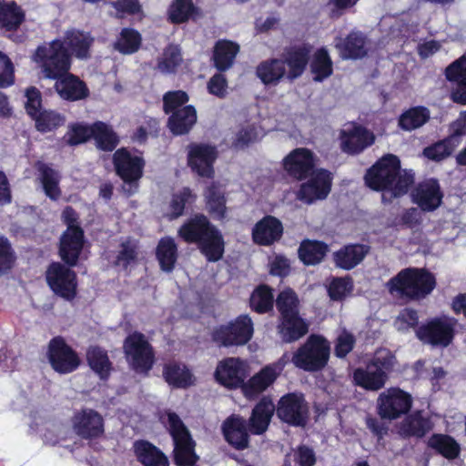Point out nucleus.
Returning <instances> with one entry per match:
<instances>
[{"label": "nucleus", "mask_w": 466, "mask_h": 466, "mask_svg": "<svg viewBox=\"0 0 466 466\" xmlns=\"http://www.w3.org/2000/svg\"><path fill=\"white\" fill-rule=\"evenodd\" d=\"M165 381L177 389H186L192 384V374L186 366L177 362H169L163 367Z\"/></svg>", "instance_id": "obj_50"}, {"label": "nucleus", "mask_w": 466, "mask_h": 466, "mask_svg": "<svg viewBox=\"0 0 466 466\" xmlns=\"http://www.w3.org/2000/svg\"><path fill=\"white\" fill-rule=\"evenodd\" d=\"M46 357L51 368L59 374L72 373L81 364L78 353L62 336H56L49 340Z\"/></svg>", "instance_id": "obj_15"}, {"label": "nucleus", "mask_w": 466, "mask_h": 466, "mask_svg": "<svg viewBox=\"0 0 466 466\" xmlns=\"http://www.w3.org/2000/svg\"><path fill=\"white\" fill-rule=\"evenodd\" d=\"M206 209L215 220L223 221L228 216L226 192L218 182H211L203 193Z\"/></svg>", "instance_id": "obj_30"}, {"label": "nucleus", "mask_w": 466, "mask_h": 466, "mask_svg": "<svg viewBox=\"0 0 466 466\" xmlns=\"http://www.w3.org/2000/svg\"><path fill=\"white\" fill-rule=\"evenodd\" d=\"M364 181L370 189L382 193L383 203H391L408 193L414 183V176L406 170L402 173L400 158L387 154L367 169Z\"/></svg>", "instance_id": "obj_1"}, {"label": "nucleus", "mask_w": 466, "mask_h": 466, "mask_svg": "<svg viewBox=\"0 0 466 466\" xmlns=\"http://www.w3.org/2000/svg\"><path fill=\"white\" fill-rule=\"evenodd\" d=\"M329 248L327 243L317 239H303L298 248V257L305 266H316L321 263Z\"/></svg>", "instance_id": "obj_43"}, {"label": "nucleus", "mask_w": 466, "mask_h": 466, "mask_svg": "<svg viewBox=\"0 0 466 466\" xmlns=\"http://www.w3.org/2000/svg\"><path fill=\"white\" fill-rule=\"evenodd\" d=\"M431 119V111L424 106H415L403 111L398 118V127L410 132L428 123Z\"/></svg>", "instance_id": "obj_48"}, {"label": "nucleus", "mask_w": 466, "mask_h": 466, "mask_svg": "<svg viewBox=\"0 0 466 466\" xmlns=\"http://www.w3.org/2000/svg\"><path fill=\"white\" fill-rule=\"evenodd\" d=\"M177 237L187 244H195L208 262H218L223 258L226 246L223 234L203 213L187 218L178 228Z\"/></svg>", "instance_id": "obj_2"}, {"label": "nucleus", "mask_w": 466, "mask_h": 466, "mask_svg": "<svg viewBox=\"0 0 466 466\" xmlns=\"http://www.w3.org/2000/svg\"><path fill=\"white\" fill-rule=\"evenodd\" d=\"M330 344L322 335L311 334L293 353L291 362L307 372H319L328 365Z\"/></svg>", "instance_id": "obj_6"}, {"label": "nucleus", "mask_w": 466, "mask_h": 466, "mask_svg": "<svg viewBox=\"0 0 466 466\" xmlns=\"http://www.w3.org/2000/svg\"><path fill=\"white\" fill-rule=\"evenodd\" d=\"M353 289V279L350 276L334 278L328 288V294L331 300L340 301Z\"/></svg>", "instance_id": "obj_60"}, {"label": "nucleus", "mask_w": 466, "mask_h": 466, "mask_svg": "<svg viewBox=\"0 0 466 466\" xmlns=\"http://www.w3.org/2000/svg\"><path fill=\"white\" fill-rule=\"evenodd\" d=\"M62 41L65 46L69 49L71 58L73 56L78 59H87L90 57V49L94 43V37L88 32L78 29H70L66 31Z\"/></svg>", "instance_id": "obj_34"}, {"label": "nucleus", "mask_w": 466, "mask_h": 466, "mask_svg": "<svg viewBox=\"0 0 466 466\" xmlns=\"http://www.w3.org/2000/svg\"><path fill=\"white\" fill-rule=\"evenodd\" d=\"M256 75L266 86L277 85L284 77L287 78V70L281 57L268 58L258 64Z\"/></svg>", "instance_id": "obj_45"}, {"label": "nucleus", "mask_w": 466, "mask_h": 466, "mask_svg": "<svg viewBox=\"0 0 466 466\" xmlns=\"http://www.w3.org/2000/svg\"><path fill=\"white\" fill-rule=\"evenodd\" d=\"M33 61L45 79H56L71 70L73 59L62 38L57 37L37 46L32 55Z\"/></svg>", "instance_id": "obj_4"}, {"label": "nucleus", "mask_w": 466, "mask_h": 466, "mask_svg": "<svg viewBox=\"0 0 466 466\" xmlns=\"http://www.w3.org/2000/svg\"><path fill=\"white\" fill-rule=\"evenodd\" d=\"M427 446L447 460H455L461 453L460 443L451 435L433 433L427 441Z\"/></svg>", "instance_id": "obj_46"}, {"label": "nucleus", "mask_w": 466, "mask_h": 466, "mask_svg": "<svg viewBox=\"0 0 466 466\" xmlns=\"http://www.w3.org/2000/svg\"><path fill=\"white\" fill-rule=\"evenodd\" d=\"M316 157L314 153L306 147H298L291 150L282 160L283 169L289 177L304 181L316 170Z\"/></svg>", "instance_id": "obj_21"}, {"label": "nucleus", "mask_w": 466, "mask_h": 466, "mask_svg": "<svg viewBox=\"0 0 466 466\" xmlns=\"http://www.w3.org/2000/svg\"><path fill=\"white\" fill-rule=\"evenodd\" d=\"M182 54L178 46L167 45L162 54V57L157 62V68L165 74L175 73L177 68L182 63Z\"/></svg>", "instance_id": "obj_58"}, {"label": "nucleus", "mask_w": 466, "mask_h": 466, "mask_svg": "<svg viewBox=\"0 0 466 466\" xmlns=\"http://www.w3.org/2000/svg\"><path fill=\"white\" fill-rule=\"evenodd\" d=\"M35 167L40 174V180L46 196L51 200H58L62 194L59 187V173L42 161H37Z\"/></svg>", "instance_id": "obj_49"}, {"label": "nucleus", "mask_w": 466, "mask_h": 466, "mask_svg": "<svg viewBox=\"0 0 466 466\" xmlns=\"http://www.w3.org/2000/svg\"><path fill=\"white\" fill-rule=\"evenodd\" d=\"M86 360L90 370L101 380L106 381L109 379L114 367L105 348L99 345H90L86 350Z\"/></svg>", "instance_id": "obj_35"}, {"label": "nucleus", "mask_w": 466, "mask_h": 466, "mask_svg": "<svg viewBox=\"0 0 466 466\" xmlns=\"http://www.w3.org/2000/svg\"><path fill=\"white\" fill-rule=\"evenodd\" d=\"M35 129L41 133H47L64 126L66 117L56 110L42 109L33 118Z\"/></svg>", "instance_id": "obj_54"}, {"label": "nucleus", "mask_w": 466, "mask_h": 466, "mask_svg": "<svg viewBox=\"0 0 466 466\" xmlns=\"http://www.w3.org/2000/svg\"><path fill=\"white\" fill-rule=\"evenodd\" d=\"M310 72L315 82H322L333 74V62L326 48L320 47L314 53Z\"/></svg>", "instance_id": "obj_53"}, {"label": "nucleus", "mask_w": 466, "mask_h": 466, "mask_svg": "<svg viewBox=\"0 0 466 466\" xmlns=\"http://www.w3.org/2000/svg\"><path fill=\"white\" fill-rule=\"evenodd\" d=\"M168 115L167 127L176 137L187 135L198 120L197 110L192 105L185 106Z\"/></svg>", "instance_id": "obj_32"}, {"label": "nucleus", "mask_w": 466, "mask_h": 466, "mask_svg": "<svg viewBox=\"0 0 466 466\" xmlns=\"http://www.w3.org/2000/svg\"><path fill=\"white\" fill-rule=\"evenodd\" d=\"M189 96L184 90L167 91L163 96V110L168 115L187 106Z\"/></svg>", "instance_id": "obj_62"}, {"label": "nucleus", "mask_w": 466, "mask_h": 466, "mask_svg": "<svg viewBox=\"0 0 466 466\" xmlns=\"http://www.w3.org/2000/svg\"><path fill=\"white\" fill-rule=\"evenodd\" d=\"M278 331L283 341L291 343L309 332V325L300 314L279 318Z\"/></svg>", "instance_id": "obj_39"}, {"label": "nucleus", "mask_w": 466, "mask_h": 466, "mask_svg": "<svg viewBox=\"0 0 466 466\" xmlns=\"http://www.w3.org/2000/svg\"><path fill=\"white\" fill-rule=\"evenodd\" d=\"M275 405L271 399L263 397L252 409L248 420V431L253 435H261L267 431L274 414Z\"/></svg>", "instance_id": "obj_31"}, {"label": "nucleus", "mask_w": 466, "mask_h": 466, "mask_svg": "<svg viewBox=\"0 0 466 466\" xmlns=\"http://www.w3.org/2000/svg\"><path fill=\"white\" fill-rule=\"evenodd\" d=\"M122 348L131 369L137 373L147 375L154 366L156 357L154 348L146 335L137 330L129 333Z\"/></svg>", "instance_id": "obj_11"}, {"label": "nucleus", "mask_w": 466, "mask_h": 466, "mask_svg": "<svg viewBox=\"0 0 466 466\" xmlns=\"http://www.w3.org/2000/svg\"><path fill=\"white\" fill-rule=\"evenodd\" d=\"M284 234L280 219L272 215H266L253 227L252 240L258 246L269 247L279 242Z\"/></svg>", "instance_id": "obj_27"}, {"label": "nucleus", "mask_w": 466, "mask_h": 466, "mask_svg": "<svg viewBox=\"0 0 466 466\" xmlns=\"http://www.w3.org/2000/svg\"><path fill=\"white\" fill-rule=\"evenodd\" d=\"M370 251V247L366 244H347L333 253V261L337 268L351 270L364 260Z\"/></svg>", "instance_id": "obj_29"}, {"label": "nucleus", "mask_w": 466, "mask_h": 466, "mask_svg": "<svg viewBox=\"0 0 466 466\" xmlns=\"http://www.w3.org/2000/svg\"><path fill=\"white\" fill-rule=\"evenodd\" d=\"M112 163L116 175L127 186L125 189L127 195L136 194L146 167L143 156L134 155L127 147H120L113 154Z\"/></svg>", "instance_id": "obj_9"}, {"label": "nucleus", "mask_w": 466, "mask_h": 466, "mask_svg": "<svg viewBox=\"0 0 466 466\" xmlns=\"http://www.w3.org/2000/svg\"><path fill=\"white\" fill-rule=\"evenodd\" d=\"M222 433L225 441L238 451H243L248 447V426L246 420L239 415H230L222 423Z\"/></svg>", "instance_id": "obj_28"}, {"label": "nucleus", "mask_w": 466, "mask_h": 466, "mask_svg": "<svg viewBox=\"0 0 466 466\" xmlns=\"http://www.w3.org/2000/svg\"><path fill=\"white\" fill-rule=\"evenodd\" d=\"M430 418L424 417L421 410L407 414L399 426V432L403 438H423L432 430Z\"/></svg>", "instance_id": "obj_37"}, {"label": "nucleus", "mask_w": 466, "mask_h": 466, "mask_svg": "<svg viewBox=\"0 0 466 466\" xmlns=\"http://www.w3.org/2000/svg\"><path fill=\"white\" fill-rule=\"evenodd\" d=\"M444 76L448 82L454 85L450 94L451 100L466 106V53L445 68Z\"/></svg>", "instance_id": "obj_26"}, {"label": "nucleus", "mask_w": 466, "mask_h": 466, "mask_svg": "<svg viewBox=\"0 0 466 466\" xmlns=\"http://www.w3.org/2000/svg\"><path fill=\"white\" fill-rule=\"evenodd\" d=\"M369 42L365 33L352 29L345 37L335 38V47L342 59L357 60L368 56Z\"/></svg>", "instance_id": "obj_24"}, {"label": "nucleus", "mask_w": 466, "mask_h": 466, "mask_svg": "<svg viewBox=\"0 0 466 466\" xmlns=\"http://www.w3.org/2000/svg\"><path fill=\"white\" fill-rule=\"evenodd\" d=\"M120 248L121 249L116 257L115 265L121 266L124 269H127L132 263L137 260V246L127 240L120 244Z\"/></svg>", "instance_id": "obj_63"}, {"label": "nucleus", "mask_w": 466, "mask_h": 466, "mask_svg": "<svg viewBox=\"0 0 466 466\" xmlns=\"http://www.w3.org/2000/svg\"><path fill=\"white\" fill-rule=\"evenodd\" d=\"M196 199V194L188 187H184L177 193L173 194L168 205V218L173 220L183 216L186 206L193 204Z\"/></svg>", "instance_id": "obj_55"}, {"label": "nucleus", "mask_w": 466, "mask_h": 466, "mask_svg": "<svg viewBox=\"0 0 466 466\" xmlns=\"http://www.w3.org/2000/svg\"><path fill=\"white\" fill-rule=\"evenodd\" d=\"M247 377L245 362L235 357H227L220 360L214 372L216 381L229 390L243 389Z\"/></svg>", "instance_id": "obj_19"}, {"label": "nucleus", "mask_w": 466, "mask_h": 466, "mask_svg": "<svg viewBox=\"0 0 466 466\" xmlns=\"http://www.w3.org/2000/svg\"><path fill=\"white\" fill-rule=\"evenodd\" d=\"M133 451L142 466H169L167 456L149 441H136L133 443Z\"/></svg>", "instance_id": "obj_33"}, {"label": "nucleus", "mask_w": 466, "mask_h": 466, "mask_svg": "<svg viewBox=\"0 0 466 466\" xmlns=\"http://www.w3.org/2000/svg\"><path fill=\"white\" fill-rule=\"evenodd\" d=\"M76 265L52 261L45 271V281L53 294L66 301H73L78 294V278L73 269Z\"/></svg>", "instance_id": "obj_8"}, {"label": "nucleus", "mask_w": 466, "mask_h": 466, "mask_svg": "<svg viewBox=\"0 0 466 466\" xmlns=\"http://www.w3.org/2000/svg\"><path fill=\"white\" fill-rule=\"evenodd\" d=\"M238 52L239 46L236 42L228 39L218 40L213 48V66L218 72L228 70L234 65Z\"/></svg>", "instance_id": "obj_40"}, {"label": "nucleus", "mask_w": 466, "mask_h": 466, "mask_svg": "<svg viewBox=\"0 0 466 466\" xmlns=\"http://www.w3.org/2000/svg\"><path fill=\"white\" fill-rule=\"evenodd\" d=\"M74 432L83 440H95L105 433L102 415L94 409L84 408L74 413L72 419Z\"/></svg>", "instance_id": "obj_20"}, {"label": "nucleus", "mask_w": 466, "mask_h": 466, "mask_svg": "<svg viewBox=\"0 0 466 466\" xmlns=\"http://www.w3.org/2000/svg\"><path fill=\"white\" fill-rule=\"evenodd\" d=\"M54 80L56 81L54 89L62 100L76 102L86 100L90 96V90L86 83L70 71Z\"/></svg>", "instance_id": "obj_25"}, {"label": "nucleus", "mask_w": 466, "mask_h": 466, "mask_svg": "<svg viewBox=\"0 0 466 466\" xmlns=\"http://www.w3.org/2000/svg\"><path fill=\"white\" fill-rule=\"evenodd\" d=\"M168 431L174 443L173 461L177 466H194L198 461L196 442L188 429L176 412L167 414Z\"/></svg>", "instance_id": "obj_10"}, {"label": "nucleus", "mask_w": 466, "mask_h": 466, "mask_svg": "<svg viewBox=\"0 0 466 466\" xmlns=\"http://www.w3.org/2000/svg\"><path fill=\"white\" fill-rule=\"evenodd\" d=\"M437 287L435 275L426 268L409 267L400 270L386 283L390 295L405 301H420Z\"/></svg>", "instance_id": "obj_3"}, {"label": "nucleus", "mask_w": 466, "mask_h": 466, "mask_svg": "<svg viewBox=\"0 0 466 466\" xmlns=\"http://www.w3.org/2000/svg\"><path fill=\"white\" fill-rule=\"evenodd\" d=\"M253 334L254 324L248 314L218 325L209 333L212 343L219 349L244 346L251 340Z\"/></svg>", "instance_id": "obj_7"}, {"label": "nucleus", "mask_w": 466, "mask_h": 466, "mask_svg": "<svg viewBox=\"0 0 466 466\" xmlns=\"http://www.w3.org/2000/svg\"><path fill=\"white\" fill-rule=\"evenodd\" d=\"M25 21V12L15 1L0 0V30L16 32Z\"/></svg>", "instance_id": "obj_36"}, {"label": "nucleus", "mask_w": 466, "mask_h": 466, "mask_svg": "<svg viewBox=\"0 0 466 466\" xmlns=\"http://www.w3.org/2000/svg\"><path fill=\"white\" fill-rule=\"evenodd\" d=\"M444 194L437 178L423 180L413 188L411 200L423 212H432L442 203Z\"/></svg>", "instance_id": "obj_22"}, {"label": "nucleus", "mask_w": 466, "mask_h": 466, "mask_svg": "<svg viewBox=\"0 0 466 466\" xmlns=\"http://www.w3.org/2000/svg\"><path fill=\"white\" fill-rule=\"evenodd\" d=\"M340 150L349 156H358L371 147L376 140L374 133L366 127L351 122L339 131Z\"/></svg>", "instance_id": "obj_18"}, {"label": "nucleus", "mask_w": 466, "mask_h": 466, "mask_svg": "<svg viewBox=\"0 0 466 466\" xmlns=\"http://www.w3.org/2000/svg\"><path fill=\"white\" fill-rule=\"evenodd\" d=\"M187 164L190 170L200 177L213 178L214 164L218 153L215 146L192 142L187 147Z\"/></svg>", "instance_id": "obj_16"}, {"label": "nucleus", "mask_w": 466, "mask_h": 466, "mask_svg": "<svg viewBox=\"0 0 466 466\" xmlns=\"http://www.w3.org/2000/svg\"><path fill=\"white\" fill-rule=\"evenodd\" d=\"M279 375L276 366L267 365L245 382L243 391L248 396L258 395L272 385Z\"/></svg>", "instance_id": "obj_44"}, {"label": "nucleus", "mask_w": 466, "mask_h": 466, "mask_svg": "<svg viewBox=\"0 0 466 466\" xmlns=\"http://www.w3.org/2000/svg\"><path fill=\"white\" fill-rule=\"evenodd\" d=\"M142 40V35L137 29L124 27L114 42V49L121 55H133L141 48Z\"/></svg>", "instance_id": "obj_51"}, {"label": "nucleus", "mask_w": 466, "mask_h": 466, "mask_svg": "<svg viewBox=\"0 0 466 466\" xmlns=\"http://www.w3.org/2000/svg\"><path fill=\"white\" fill-rule=\"evenodd\" d=\"M92 137V124L76 123L71 125L65 138L67 145L74 147L88 141Z\"/></svg>", "instance_id": "obj_61"}, {"label": "nucleus", "mask_w": 466, "mask_h": 466, "mask_svg": "<svg viewBox=\"0 0 466 466\" xmlns=\"http://www.w3.org/2000/svg\"><path fill=\"white\" fill-rule=\"evenodd\" d=\"M456 146L457 145L452 142L451 137H447L426 147L422 154L429 160L441 162L453 153Z\"/></svg>", "instance_id": "obj_56"}, {"label": "nucleus", "mask_w": 466, "mask_h": 466, "mask_svg": "<svg viewBox=\"0 0 466 466\" xmlns=\"http://www.w3.org/2000/svg\"><path fill=\"white\" fill-rule=\"evenodd\" d=\"M412 397L399 387H390L377 399V414L381 420H395L407 415L412 407Z\"/></svg>", "instance_id": "obj_14"}, {"label": "nucleus", "mask_w": 466, "mask_h": 466, "mask_svg": "<svg viewBox=\"0 0 466 466\" xmlns=\"http://www.w3.org/2000/svg\"><path fill=\"white\" fill-rule=\"evenodd\" d=\"M274 307L273 289L267 284H259L249 297V308L258 314L270 312Z\"/></svg>", "instance_id": "obj_52"}, {"label": "nucleus", "mask_w": 466, "mask_h": 466, "mask_svg": "<svg viewBox=\"0 0 466 466\" xmlns=\"http://www.w3.org/2000/svg\"><path fill=\"white\" fill-rule=\"evenodd\" d=\"M377 370L384 372V375L390 373L397 363L395 354L386 348L378 349L372 358L368 361Z\"/></svg>", "instance_id": "obj_59"}, {"label": "nucleus", "mask_w": 466, "mask_h": 466, "mask_svg": "<svg viewBox=\"0 0 466 466\" xmlns=\"http://www.w3.org/2000/svg\"><path fill=\"white\" fill-rule=\"evenodd\" d=\"M275 410L279 420L292 427H305L309 420V406L302 392L284 394Z\"/></svg>", "instance_id": "obj_13"}, {"label": "nucleus", "mask_w": 466, "mask_h": 466, "mask_svg": "<svg viewBox=\"0 0 466 466\" xmlns=\"http://www.w3.org/2000/svg\"><path fill=\"white\" fill-rule=\"evenodd\" d=\"M276 308L279 317L299 313V300L296 292L291 289H286L278 294L276 299Z\"/></svg>", "instance_id": "obj_57"}, {"label": "nucleus", "mask_w": 466, "mask_h": 466, "mask_svg": "<svg viewBox=\"0 0 466 466\" xmlns=\"http://www.w3.org/2000/svg\"><path fill=\"white\" fill-rule=\"evenodd\" d=\"M311 46L308 44L295 45L284 48L280 57L288 67L287 79L294 81L300 77L309 65Z\"/></svg>", "instance_id": "obj_23"}, {"label": "nucleus", "mask_w": 466, "mask_h": 466, "mask_svg": "<svg viewBox=\"0 0 466 466\" xmlns=\"http://www.w3.org/2000/svg\"><path fill=\"white\" fill-rule=\"evenodd\" d=\"M457 319L452 317H434L416 329V337L432 347H448L455 337Z\"/></svg>", "instance_id": "obj_12"}, {"label": "nucleus", "mask_w": 466, "mask_h": 466, "mask_svg": "<svg viewBox=\"0 0 466 466\" xmlns=\"http://www.w3.org/2000/svg\"><path fill=\"white\" fill-rule=\"evenodd\" d=\"M96 147L104 152H112L116 148L120 140L118 135L112 127L103 121H96L92 124V137Z\"/></svg>", "instance_id": "obj_47"}, {"label": "nucleus", "mask_w": 466, "mask_h": 466, "mask_svg": "<svg viewBox=\"0 0 466 466\" xmlns=\"http://www.w3.org/2000/svg\"><path fill=\"white\" fill-rule=\"evenodd\" d=\"M15 66L10 57L0 51V88H7L15 84Z\"/></svg>", "instance_id": "obj_64"}, {"label": "nucleus", "mask_w": 466, "mask_h": 466, "mask_svg": "<svg viewBox=\"0 0 466 466\" xmlns=\"http://www.w3.org/2000/svg\"><path fill=\"white\" fill-rule=\"evenodd\" d=\"M308 178L306 182L300 184L297 198L307 205L326 199L332 187L331 172L325 168H318Z\"/></svg>", "instance_id": "obj_17"}, {"label": "nucleus", "mask_w": 466, "mask_h": 466, "mask_svg": "<svg viewBox=\"0 0 466 466\" xmlns=\"http://www.w3.org/2000/svg\"><path fill=\"white\" fill-rule=\"evenodd\" d=\"M352 379L356 386L369 391H378L384 388L389 376L367 362L364 368L360 367L354 370Z\"/></svg>", "instance_id": "obj_38"}, {"label": "nucleus", "mask_w": 466, "mask_h": 466, "mask_svg": "<svg viewBox=\"0 0 466 466\" xmlns=\"http://www.w3.org/2000/svg\"><path fill=\"white\" fill-rule=\"evenodd\" d=\"M200 15V9L193 0H172L167 10V21L172 25L196 21Z\"/></svg>", "instance_id": "obj_41"}, {"label": "nucleus", "mask_w": 466, "mask_h": 466, "mask_svg": "<svg viewBox=\"0 0 466 466\" xmlns=\"http://www.w3.org/2000/svg\"><path fill=\"white\" fill-rule=\"evenodd\" d=\"M156 258L159 268L166 273H171L178 259V247L170 236L161 238L155 249Z\"/></svg>", "instance_id": "obj_42"}, {"label": "nucleus", "mask_w": 466, "mask_h": 466, "mask_svg": "<svg viewBox=\"0 0 466 466\" xmlns=\"http://www.w3.org/2000/svg\"><path fill=\"white\" fill-rule=\"evenodd\" d=\"M61 220L66 228L62 232L58 240V257L66 264L78 266L86 244L80 216L72 206H66L62 211Z\"/></svg>", "instance_id": "obj_5"}]
</instances>
